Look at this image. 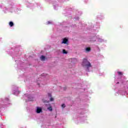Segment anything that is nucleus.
Returning a JSON list of instances; mask_svg holds the SVG:
<instances>
[{"instance_id": "nucleus-22", "label": "nucleus", "mask_w": 128, "mask_h": 128, "mask_svg": "<svg viewBox=\"0 0 128 128\" xmlns=\"http://www.w3.org/2000/svg\"><path fill=\"white\" fill-rule=\"evenodd\" d=\"M44 84H43V86H44Z\"/></svg>"}, {"instance_id": "nucleus-5", "label": "nucleus", "mask_w": 128, "mask_h": 128, "mask_svg": "<svg viewBox=\"0 0 128 128\" xmlns=\"http://www.w3.org/2000/svg\"><path fill=\"white\" fill-rule=\"evenodd\" d=\"M28 102H32V100H34V98L32 96H30V95H29L28 96Z\"/></svg>"}, {"instance_id": "nucleus-2", "label": "nucleus", "mask_w": 128, "mask_h": 128, "mask_svg": "<svg viewBox=\"0 0 128 128\" xmlns=\"http://www.w3.org/2000/svg\"><path fill=\"white\" fill-rule=\"evenodd\" d=\"M20 92L18 89V87L15 86V88L13 90L12 94H15L16 96H18V94H20Z\"/></svg>"}, {"instance_id": "nucleus-10", "label": "nucleus", "mask_w": 128, "mask_h": 128, "mask_svg": "<svg viewBox=\"0 0 128 128\" xmlns=\"http://www.w3.org/2000/svg\"><path fill=\"white\" fill-rule=\"evenodd\" d=\"M86 50L87 52H90V48H86Z\"/></svg>"}, {"instance_id": "nucleus-1", "label": "nucleus", "mask_w": 128, "mask_h": 128, "mask_svg": "<svg viewBox=\"0 0 128 128\" xmlns=\"http://www.w3.org/2000/svg\"><path fill=\"white\" fill-rule=\"evenodd\" d=\"M82 66L85 68H86V72H90V69L92 68V64L90 62L88 61L86 59H84L82 63Z\"/></svg>"}, {"instance_id": "nucleus-8", "label": "nucleus", "mask_w": 128, "mask_h": 128, "mask_svg": "<svg viewBox=\"0 0 128 128\" xmlns=\"http://www.w3.org/2000/svg\"><path fill=\"white\" fill-rule=\"evenodd\" d=\"M41 60H46V56H42L40 57Z\"/></svg>"}, {"instance_id": "nucleus-17", "label": "nucleus", "mask_w": 128, "mask_h": 128, "mask_svg": "<svg viewBox=\"0 0 128 128\" xmlns=\"http://www.w3.org/2000/svg\"><path fill=\"white\" fill-rule=\"evenodd\" d=\"M38 84L39 86H42L41 84H42V82H41L40 84L38 83Z\"/></svg>"}, {"instance_id": "nucleus-20", "label": "nucleus", "mask_w": 128, "mask_h": 128, "mask_svg": "<svg viewBox=\"0 0 128 128\" xmlns=\"http://www.w3.org/2000/svg\"><path fill=\"white\" fill-rule=\"evenodd\" d=\"M54 8L56 9V7L54 6Z\"/></svg>"}, {"instance_id": "nucleus-14", "label": "nucleus", "mask_w": 128, "mask_h": 128, "mask_svg": "<svg viewBox=\"0 0 128 128\" xmlns=\"http://www.w3.org/2000/svg\"><path fill=\"white\" fill-rule=\"evenodd\" d=\"M50 102H54V98H50Z\"/></svg>"}, {"instance_id": "nucleus-16", "label": "nucleus", "mask_w": 128, "mask_h": 128, "mask_svg": "<svg viewBox=\"0 0 128 128\" xmlns=\"http://www.w3.org/2000/svg\"><path fill=\"white\" fill-rule=\"evenodd\" d=\"M62 108H66V105L64 104H62Z\"/></svg>"}, {"instance_id": "nucleus-9", "label": "nucleus", "mask_w": 128, "mask_h": 128, "mask_svg": "<svg viewBox=\"0 0 128 128\" xmlns=\"http://www.w3.org/2000/svg\"><path fill=\"white\" fill-rule=\"evenodd\" d=\"M9 26H14V22H10L9 23Z\"/></svg>"}, {"instance_id": "nucleus-15", "label": "nucleus", "mask_w": 128, "mask_h": 128, "mask_svg": "<svg viewBox=\"0 0 128 128\" xmlns=\"http://www.w3.org/2000/svg\"><path fill=\"white\" fill-rule=\"evenodd\" d=\"M48 96H50V98H52V94L50 93L48 94Z\"/></svg>"}, {"instance_id": "nucleus-23", "label": "nucleus", "mask_w": 128, "mask_h": 128, "mask_svg": "<svg viewBox=\"0 0 128 128\" xmlns=\"http://www.w3.org/2000/svg\"><path fill=\"white\" fill-rule=\"evenodd\" d=\"M42 76H44V74H42Z\"/></svg>"}, {"instance_id": "nucleus-6", "label": "nucleus", "mask_w": 128, "mask_h": 128, "mask_svg": "<svg viewBox=\"0 0 128 128\" xmlns=\"http://www.w3.org/2000/svg\"><path fill=\"white\" fill-rule=\"evenodd\" d=\"M37 114H40L42 112V108L40 107H37L36 110Z\"/></svg>"}, {"instance_id": "nucleus-19", "label": "nucleus", "mask_w": 128, "mask_h": 128, "mask_svg": "<svg viewBox=\"0 0 128 128\" xmlns=\"http://www.w3.org/2000/svg\"><path fill=\"white\" fill-rule=\"evenodd\" d=\"M72 60H76V58H73L72 59H71Z\"/></svg>"}, {"instance_id": "nucleus-18", "label": "nucleus", "mask_w": 128, "mask_h": 128, "mask_svg": "<svg viewBox=\"0 0 128 128\" xmlns=\"http://www.w3.org/2000/svg\"><path fill=\"white\" fill-rule=\"evenodd\" d=\"M52 24V22L48 21L47 22V24Z\"/></svg>"}, {"instance_id": "nucleus-24", "label": "nucleus", "mask_w": 128, "mask_h": 128, "mask_svg": "<svg viewBox=\"0 0 128 128\" xmlns=\"http://www.w3.org/2000/svg\"><path fill=\"white\" fill-rule=\"evenodd\" d=\"M117 84H118V82H117Z\"/></svg>"}, {"instance_id": "nucleus-13", "label": "nucleus", "mask_w": 128, "mask_h": 128, "mask_svg": "<svg viewBox=\"0 0 128 128\" xmlns=\"http://www.w3.org/2000/svg\"><path fill=\"white\" fill-rule=\"evenodd\" d=\"M62 52H63V54H68V52L64 50H63Z\"/></svg>"}, {"instance_id": "nucleus-21", "label": "nucleus", "mask_w": 128, "mask_h": 128, "mask_svg": "<svg viewBox=\"0 0 128 128\" xmlns=\"http://www.w3.org/2000/svg\"><path fill=\"white\" fill-rule=\"evenodd\" d=\"M2 107H3V108H6V106H2Z\"/></svg>"}, {"instance_id": "nucleus-11", "label": "nucleus", "mask_w": 128, "mask_h": 128, "mask_svg": "<svg viewBox=\"0 0 128 128\" xmlns=\"http://www.w3.org/2000/svg\"><path fill=\"white\" fill-rule=\"evenodd\" d=\"M97 40L98 42H104V40L100 38H98Z\"/></svg>"}, {"instance_id": "nucleus-3", "label": "nucleus", "mask_w": 128, "mask_h": 128, "mask_svg": "<svg viewBox=\"0 0 128 128\" xmlns=\"http://www.w3.org/2000/svg\"><path fill=\"white\" fill-rule=\"evenodd\" d=\"M62 44H68V40L66 38H64L63 39L62 42Z\"/></svg>"}, {"instance_id": "nucleus-12", "label": "nucleus", "mask_w": 128, "mask_h": 128, "mask_svg": "<svg viewBox=\"0 0 128 128\" xmlns=\"http://www.w3.org/2000/svg\"><path fill=\"white\" fill-rule=\"evenodd\" d=\"M117 74H118V76H122V72H118Z\"/></svg>"}, {"instance_id": "nucleus-4", "label": "nucleus", "mask_w": 128, "mask_h": 128, "mask_svg": "<svg viewBox=\"0 0 128 128\" xmlns=\"http://www.w3.org/2000/svg\"><path fill=\"white\" fill-rule=\"evenodd\" d=\"M8 102H9L8 98H6L4 100V101H3V102H4V104L5 106H7V104H10V103Z\"/></svg>"}, {"instance_id": "nucleus-7", "label": "nucleus", "mask_w": 128, "mask_h": 128, "mask_svg": "<svg viewBox=\"0 0 128 128\" xmlns=\"http://www.w3.org/2000/svg\"><path fill=\"white\" fill-rule=\"evenodd\" d=\"M48 106H50L48 108V110H50V112H52V106H50V104H48Z\"/></svg>"}]
</instances>
